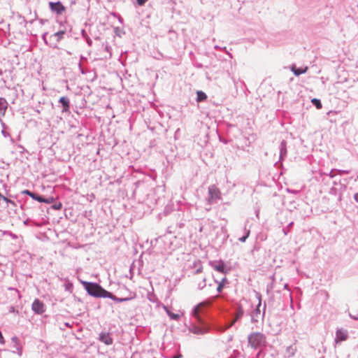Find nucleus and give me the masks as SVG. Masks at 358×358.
Listing matches in <instances>:
<instances>
[{"label": "nucleus", "instance_id": "f257e3e1", "mask_svg": "<svg viewBox=\"0 0 358 358\" xmlns=\"http://www.w3.org/2000/svg\"><path fill=\"white\" fill-rule=\"evenodd\" d=\"M85 289L91 296L95 297H108L113 299V294L110 292L103 289L99 285L94 282H83Z\"/></svg>", "mask_w": 358, "mask_h": 358}, {"label": "nucleus", "instance_id": "f03ea898", "mask_svg": "<svg viewBox=\"0 0 358 358\" xmlns=\"http://www.w3.org/2000/svg\"><path fill=\"white\" fill-rule=\"evenodd\" d=\"M248 343L252 348L257 349L265 346L266 336L260 332L251 333L248 338Z\"/></svg>", "mask_w": 358, "mask_h": 358}, {"label": "nucleus", "instance_id": "7ed1b4c3", "mask_svg": "<svg viewBox=\"0 0 358 358\" xmlns=\"http://www.w3.org/2000/svg\"><path fill=\"white\" fill-rule=\"evenodd\" d=\"M208 194H209V202H211L214 200H217L221 198V192L219 188H217L215 185H212L208 188Z\"/></svg>", "mask_w": 358, "mask_h": 358}, {"label": "nucleus", "instance_id": "20e7f679", "mask_svg": "<svg viewBox=\"0 0 358 358\" xmlns=\"http://www.w3.org/2000/svg\"><path fill=\"white\" fill-rule=\"evenodd\" d=\"M31 309L36 314H42L45 311V306L39 299H35L31 305Z\"/></svg>", "mask_w": 358, "mask_h": 358}, {"label": "nucleus", "instance_id": "39448f33", "mask_svg": "<svg viewBox=\"0 0 358 358\" xmlns=\"http://www.w3.org/2000/svg\"><path fill=\"white\" fill-rule=\"evenodd\" d=\"M50 8L52 11L57 13L59 15L65 11V7L59 1L55 3L50 2Z\"/></svg>", "mask_w": 358, "mask_h": 358}, {"label": "nucleus", "instance_id": "423d86ee", "mask_svg": "<svg viewBox=\"0 0 358 358\" xmlns=\"http://www.w3.org/2000/svg\"><path fill=\"white\" fill-rule=\"evenodd\" d=\"M348 331L343 329H338L336 333L335 341L339 343L345 341L348 338Z\"/></svg>", "mask_w": 358, "mask_h": 358}, {"label": "nucleus", "instance_id": "0eeeda50", "mask_svg": "<svg viewBox=\"0 0 358 358\" xmlns=\"http://www.w3.org/2000/svg\"><path fill=\"white\" fill-rule=\"evenodd\" d=\"M99 341L108 345L113 344V338L110 337L109 333H101L99 334Z\"/></svg>", "mask_w": 358, "mask_h": 358}, {"label": "nucleus", "instance_id": "6e6552de", "mask_svg": "<svg viewBox=\"0 0 358 358\" xmlns=\"http://www.w3.org/2000/svg\"><path fill=\"white\" fill-rule=\"evenodd\" d=\"M8 102L6 99L0 97V115L4 116L8 108Z\"/></svg>", "mask_w": 358, "mask_h": 358}, {"label": "nucleus", "instance_id": "1a4fd4ad", "mask_svg": "<svg viewBox=\"0 0 358 358\" xmlns=\"http://www.w3.org/2000/svg\"><path fill=\"white\" fill-rule=\"evenodd\" d=\"M213 268L215 271H218V272H220V273H226L227 271H226V267H225V265L223 262H220L219 264H215L213 266Z\"/></svg>", "mask_w": 358, "mask_h": 358}, {"label": "nucleus", "instance_id": "9d476101", "mask_svg": "<svg viewBox=\"0 0 358 358\" xmlns=\"http://www.w3.org/2000/svg\"><path fill=\"white\" fill-rule=\"evenodd\" d=\"M207 303H200L194 309V316L199 320V311L201 310V308L204 306L205 305H206Z\"/></svg>", "mask_w": 358, "mask_h": 358}, {"label": "nucleus", "instance_id": "9b49d317", "mask_svg": "<svg viewBox=\"0 0 358 358\" xmlns=\"http://www.w3.org/2000/svg\"><path fill=\"white\" fill-rule=\"evenodd\" d=\"M243 315V308L239 306L238 307V312L236 313V317L235 319L232 321V322L231 323L230 326H232L237 320H238L240 317H241Z\"/></svg>", "mask_w": 358, "mask_h": 358}, {"label": "nucleus", "instance_id": "f8f14e48", "mask_svg": "<svg viewBox=\"0 0 358 358\" xmlns=\"http://www.w3.org/2000/svg\"><path fill=\"white\" fill-rule=\"evenodd\" d=\"M59 102L62 103V106H64V110L65 111L69 110V103L67 99H66L65 97H61L59 99Z\"/></svg>", "mask_w": 358, "mask_h": 358}, {"label": "nucleus", "instance_id": "ddd939ff", "mask_svg": "<svg viewBox=\"0 0 358 358\" xmlns=\"http://www.w3.org/2000/svg\"><path fill=\"white\" fill-rule=\"evenodd\" d=\"M196 94H197L196 100H197L198 102L204 101L207 98L206 94L204 92H201V91H198Z\"/></svg>", "mask_w": 358, "mask_h": 358}, {"label": "nucleus", "instance_id": "4468645a", "mask_svg": "<svg viewBox=\"0 0 358 358\" xmlns=\"http://www.w3.org/2000/svg\"><path fill=\"white\" fill-rule=\"evenodd\" d=\"M226 280L225 278H222L220 281L216 280V283L217 284V290L218 292H220L224 285V282Z\"/></svg>", "mask_w": 358, "mask_h": 358}, {"label": "nucleus", "instance_id": "2eb2a0df", "mask_svg": "<svg viewBox=\"0 0 358 358\" xmlns=\"http://www.w3.org/2000/svg\"><path fill=\"white\" fill-rule=\"evenodd\" d=\"M22 194H27V195L30 196L32 199H34L36 201H37L38 196H39L38 195H36L34 193H33L27 189L23 190Z\"/></svg>", "mask_w": 358, "mask_h": 358}, {"label": "nucleus", "instance_id": "dca6fc26", "mask_svg": "<svg viewBox=\"0 0 358 358\" xmlns=\"http://www.w3.org/2000/svg\"><path fill=\"white\" fill-rule=\"evenodd\" d=\"M37 201L39 202H43V203H50L53 201V199L52 198L44 199L41 196H38Z\"/></svg>", "mask_w": 358, "mask_h": 358}, {"label": "nucleus", "instance_id": "f3484780", "mask_svg": "<svg viewBox=\"0 0 358 358\" xmlns=\"http://www.w3.org/2000/svg\"><path fill=\"white\" fill-rule=\"evenodd\" d=\"M311 102L313 103V104H314L315 106V107L317 108V109H321L322 108V103L320 102V101L317 99H313L311 100Z\"/></svg>", "mask_w": 358, "mask_h": 358}, {"label": "nucleus", "instance_id": "a211bd4d", "mask_svg": "<svg viewBox=\"0 0 358 358\" xmlns=\"http://www.w3.org/2000/svg\"><path fill=\"white\" fill-rule=\"evenodd\" d=\"M256 296L259 301V303H258V305H257V312L259 313L260 310H259V307L261 306V303H262V296L259 293H256Z\"/></svg>", "mask_w": 358, "mask_h": 358}, {"label": "nucleus", "instance_id": "6ab92c4d", "mask_svg": "<svg viewBox=\"0 0 358 358\" xmlns=\"http://www.w3.org/2000/svg\"><path fill=\"white\" fill-rule=\"evenodd\" d=\"M64 34V31H58V32L55 33L54 34V36L57 38V41H59L63 37Z\"/></svg>", "mask_w": 358, "mask_h": 358}, {"label": "nucleus", "instance_id": "aec40b11", "mask_svg": "<svg viewBox=\"0 0 358 358\" xmlns=\"http://www.w3.org/2000/svg\"><path fill=\"white\" fill-rule=\"evenodd\" d=\"M292 71H294V74L296 76H299V75L306 72V70H301L300 69H295V68H292Z\"/></svg>", "mask_w": 358, "mask_h": 358}, {"label": "nucleus", "instance_id": "412c9836", "mask_svg": "<svg viewBox=\"0 0 358 358\" xmlns=\"http://www.w3.org/2000/svg\"><path fill=\"white\" fill-rule=\"evenodd\" d=\"M167 313H168L169 316L172 319L177 320L179 318L178 315L170 313V311H169V310H167Z\"/></svg>", "mask_w": 358, "mask_h": 358}, {"label": "nucleus", "instance_id": "4be33fe9", "mask_svg": "<svg viewBox=\"0 0 358 358\" xmlns=\"http://www.w3.org/2000/svg\"><path fill=\"white\" fill-rule=\"evenodd\" d=\"M113 300L117 301V302H122V301H127V299H120V298H117L116 296H113Z\"/></svg>", "mask_w": 358, "mask_h": 358}, {"label": "nucleus", "instance_id": "5701e85b", "mask_svg": "<svg viewBox=\"0 0 358 358\" xmlns=\"http://www.w3.org/2000/svg\"><path fill=\"white\" fill-rule=\"evenodd\" d=\"M148 0H136L138 5L143 6L147 2Z\"/></svg>", "mask_w": 358, "mask_h": 358}, {"label": "nucleus", "instance_id": "b1692460", "mask_svg": "<svg viewBox=\"0 0 358 358\" xmlns=\"http://www.w3.org/2000/svg\"><path fill=\"white\" fill-rule=\"evenodd\" d=\"M0 343L1 344H4L5 343V340H4V338L1 334V332L0 331Z\"/></svg>", "mask_w": 358, "mask_h": 358}, {"label": "nucleus", "instance_id": "393cba45", "mask_svg": "<svg viewBox=\"0 0 358 358\" xmlns=\"http://www.w3.org/2000/svg\"><path fill=\"white\" fill-rule=\"evenodd\" d=\"M248 234H249V232L248 233L247 236H243V237H242V238H240V239H239V240H240L241 241H242V242H244V241H245L246 238L248 237Z\"/></svg>", "mask_w": 358, "mask_h": 358}, {"label": "nucleus", "instance_id": "a878e982", "mask_svg": "<svg viewBox=\"0 0 358 358\" xmlns=\"http://www.w3.org/2000/svg\"><path fill=\"white\" fill-rule=\"evenodd\" d=\"M12 341L15 342L16 344L18 343V338L17 337H14L12 338Z\"/></svg>", "mask_w": 358, "mask_h": 358}, {"label": "nucleus", "instance_id": "bb28decb", "mask_svg": "<svg viewBox=\"0 0 358 358\" xmlns=\"http://www.w3.org/2000/svg\"><path fill=\"white\" fill-rule=\"evenodd\" d=\"M61 204H59L58 206H55L54 208L56 209H59L61 208Z\"/></svg>", "mask_w": 358, "mask_h": 358}, {"label": "nucleus", "instance_id": "cd10ccee", "mask_svg": "<svg viewBox=\"0 0 358 358\" xmlns=\"http://www.w3.org/2000/svg\"><path fill=\"white\" fill-rule=\"evenodd\" d=\"M355 199L358 202V193L355 195Z\"/></svg>", "mask_w": 358, "mask_h": 358}, {"label": "nucleus", "instance_id": "c85d7f7f", "mask_svg": "<svg viewBox=\"0 0 358 358\" xmlns=\"http://www.w3.org/2000/svg\"><path fill=\"white\" fill-rule=\"evenodd\" d=\"M181 357H182V355H178L177 356L173 357V358H181Z\"/></svg>", "mask_w": 358, "mask_h": 358}]
</instances>
